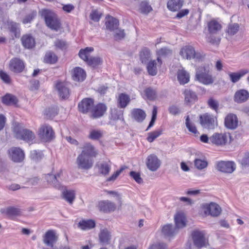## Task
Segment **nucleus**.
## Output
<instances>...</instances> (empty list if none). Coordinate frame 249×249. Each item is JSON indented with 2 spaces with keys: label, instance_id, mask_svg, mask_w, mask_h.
Here are the masks:
<instances>
[{
  "label": "nucleus",
  "instance_id": "1",
  "mask_svg": "<svg viewBox=\"0 0 249 249\" xmlns=\"http://www.w3.org/2000/svg\"><path fill=\"white\" fill-rule=\"evenodd\" d=\"M176 228L172 225H164L161 230L162 233L168 237L173 236L177 232V229L184 228L186 225V218L183 213H178L175 216Z\"/></svg>",
  "mask_w": 249,
  "mask_h": 249
},
{
  "label": "nucleus",
  "instance_id": "2",
  "mask_svg": "<svg viewBox=\"0 0 249 249\" xmlns=\"http://www.w3.org/2000/svg\"><path fill=\"white\" fill-rule=\"evenodd\" d=\"M195 79L204 85H212L214 83V77L211 72L209 64H205L196 69Z\"/></svg>",
  "mask_w": 249,
  "mask_h": 249
},
{
  "label": "nucleus",
  "instance_id": "3",
  "mask_svg": "<svg viewBox=\"0 0 249 249\" xmlns=\"http://www.w3.org/2000/svg\"><path fill=\"white\" fill-rule=\"evenodd\" d=\"M43 15L47 26L52 30L58 31L62 28L60 19L54 12L44 10Z\"/></svg>",
  "mask_w": 249,
  "mask_h": 249
},
{
  "label": "nucleus",
  "instance_id": "4",
  "mask_svg": "<svg viewBox=\"0 0 249 249\" xmlns=\"http://www.w3.org/2000/svg\"><path fill=\"white\" fill-rule=\"evenodd\" d=\"M207 28L210 34L208 41L212 44H218L221 39L215 35L221 30V24L215 19H212L207 23Z\"/></svg>",
  "mask_w": 249,
  "mask_h": 249
},
{
  "label": "nucleus",
  "instance_id": "5",
  "mask_svg": "<svg viewBox=\"0 0 249 249\" xmlns=\"http://www.w3.org/2000/svg\"><path fill=\"white\" fill-rule=\"evenodd\" d=\"M36 135L31 130L20 124H17V139L31 143L35 140Z\"/></svg>",
  "mask_w": 249,
  "mask_h": 249
},
{
  "label": "nucleus",
  "instance_id": "6",
  "mask_svg": "<svg viewBox=\"0 0 249 249\" xmlns=\"http://www.w3.org/2000/svg\"><path fill=\"white\" fill-rule=\"evenodd\" d=\"M37 135L41 141L48 142L55 138V133L52 127L48 124H43L38 128Z\"/></svg>",
  "mask_w": 249,
  "mask_h": 249
},
{
  "label": "nucleus",
  "instance_id": "7",
  "mask_svg": "<svg viewBox=\"0 0 249 249\" xmlns=\"http://www.w3.org/2000/svg\"><path fill=\"white\" fill-rule=\"evenodd\" d=\"M43 242L48 248L43 249H56L55 244L58 239V235L54 230H49L43 235Z\"/></svg>",
  "mask_w": 249,
  "mask_h": 249
},
{
  "label": "nucleus",
  "instance_id": "8",
  "mask_svg": "<svg viewBox=\"0 0 249 249\" xmlns=\"http://www.w3.org/2000/svg\"><path fill=\"white\" fill-rule=\"evenodd\" d=\"M191 235L195 246L198 249L209 245L208 239L205 237L203 231L196 230L192 231Z\"/></svg>",
  "mask_w": 249,
  "mask_h": 249
},
{
  "label": "nucleus",
  "instance_id": "9",
  "mask_svg": "<svg viewBox=\"0 0 249 249\" xmlns=\"http://www.w3.org/2000/svg\"><path fill=\"white\" fill-rule=\"evenodd\" d=\"M201 208L205 216L211 215L213 217H217L221 213V207L214 202L203 204L202 205Z\"/></svg>",
  "mask_w": 249,
  "mask_h": 249
},
{
  "label": "nucleus",
  "instance_id": "10",
  "mask_svg": "<svg viewBox=\"0 0 249 249\" xmlns=\"http://www.w3.org/2000/svg\"><path fill=\"white\" fill-rule=\"evenodd\" d=\"M199 122L201 125L208 129H213L217 125V119L213 115L208 113L199 116Z\"/></svg>",
  "mask_w": 249,
  "mask_h": 249
},
{
  "label": "nucleus",
  "instance_id": "11",
  "mask_svg": "<svg viewBox=\"0 0 249 249\" xmlns=\"http://www.w3.org/2000/svg\"><path fill=\"white\" fill-rule=\"evenodd\" d=\"M107 109V105L103 103H98L93 105L90 117L93 119L100 118L106 113Z\"/></svg>",
  "mask_w": 249,
  "mask_h": 249
},
{
  "label": "nucleus",
  "instance_id": "12",
  "mask_svg": "<svg viewBox=\"0 0 249 249\" xmlns=\"http://www.w3.org/2000/svg\"><path fill=\"white\" fill-rule=\"evenodd\" d=\"M230 134L227 133H215L210 138V142L217 146L226 145L230 138Z\"/></svg>",
  "mask_w": 249,
  "mask_h": 249
},
{
  "label": "nucleus",
  "instance_id": "13",
  "mask_svg": "<svg viewBox=\"0 0 249 249\" xmlns=\"http://www.w3.org/2000/svg\"><path fill=\"white\" fill-rule=\"evenodd\" d=\"M76 162L79 168L89 170L91 168L93 164V161L92 158L79 154L76 160Z\"/></svg>",
  "mask_w": 249,
  "mask_h": 249
},
{
  "label": "nucleus",
  "instance_id": "14",
  "mask_svg": "<svg viewBox=\"0 0 249 249\" xmlns=\"http://www.w3.org/2000/svg\"><path fill=\"white\" fill-rule=\"evenodd\" d=\"M94 103V101L90 98H85L83 99L78 105V109L79 112L87 114L91 110Z\"/></svg>",
  "mask_w": 249,
  "mask_h": 249
},
{
  "label": "nucleus",
  "instance_id": "15",
  "mask_svg": "<svg viewBox=\"0 0 249 249\" xmlns=\"http://www.w3.org/2000/svg\"><path fill=\"white\" fill-rule=\"evenodd\" d=\"M80 154L91 158H96L98 155V151L95 147L89 142L84 143L81 147Z\"/></svg>",
  "mask_w": 249,
  "mask_h": 249
},
{
  "label": "nucleus",
  "instance_id": "16",
  "mask_svg": "<svg viewBox=\"0 0 249 249\" xmlns=\"http://www.w3.org/2000/svg\"><path fill=\"white\" fill-rule=\"evenodd\" d=\"M216 168L221 172L231 173L235 169V165L232 161H218L216 164Z\"/></svg>",
  "mask_w": 249,
  "mask_h": 249
},
{
  "label": "nucleus",
  "instance_id": "17",
  "mask_svg": "<svg viewBox=\"0 0 249 249\" xmlns=\"http://www.w3.org/2000/svg\"><path fill=\"white\" fill-rule=\"evenodd\" d=\"M180 54L184 58L187 59L201 57L200 54L196 53L194 48L191 46H186L181 48Z\"/></svg>",
  "mask_w": 249,
  "mask_h": 249
},
{
  "label": "nucleus",
  "instance_id": "18",
  "mask_svg": "<svg viewBox=\"0 0 249 249\" xmlns=\"http://www.w3.org/2000/svg\"><path fill=\"white\" fill-rule=\"evenodd\" d=\"M55 87L58 92L59 97L63 99H67L70 95V89L68 87L67 84L60 81L56 82Z\"/></svg>",
  "mask_w": 249,
  "mask_h": 249
},
{
  "label": "nucleus",
  "instance_id": "19",
  "mask_svg": "<svg viewBox=\"0 0 249 249\" xmlns=\"http://www.w3.org/2000/svg\"><path fill=\"white\" fill-rule=\"evenodd\" d=\"M147 168L152 171H156L160 166V161L155 154H150L146 159Z\"/></svg>",
  "mask_w": 249,
  "mask_h": 249
},
{
  "label": "nucleus",
  "instance_id": "20",
  "mask_svg": "<svg viewBox=\"0 0 249 249\" xmlns=\"http://www.w3.org/2000/svg\"><path fill=\"white\" fill-rule=\"evenodd\" d=\"M183 94L184 96V103L186 105L191 106L198 100L196 93L190 89H185L183 92Z\"/></svg>",
  "mask_w": 249,
  "mask_h": 249
},
{
  "label": "nucleus",
  "instance_id": "21",
  "mask_svg": "<svg viewBox=\"0 0 249 249\" xmlns=\"http://www.w3.org/2000/svg\"><path fill=\"white\" fill-rule=\"evenodd\" d=\"M98 207L100 211L105 213L114 212L116 208L115 204L108 200L100 201L98 203Z\"/></svg>",
  "mask_w": 249,
  "mask_h": 249
},
{
  "label": "nucleus",
  "instance_id": "22",
  "mask_svg": "<svg viewBox=\"0 0 249 249\" xmlns=\"http://www.w3.org/2000/svg\"><path fill=\"white\" fill-rule=\"evenodd\" d=\"M238 124V119L235 114L229 113L226 116L224 120V124L227 128L234 129L237 127Z\"/></svg>",
  "mask_w": 249,
  "mask_h": 249
},
{
  "label": "nucleus",
  "instance_id": "23",
  "mask_svg": "<svg viewBox=\"0 0 249 249\" xmlns=\"http://www.w3.org/2000/svg\"><path fill=\"white\" fill-rule=\"evenodd\" d=\"M249 98V92L244 89L237 90L233 97L234 102L237 103L245 102Z\"/></svg>",
  "mask_w": 249,
  "mask_h": 249
},
{
  "label": "nucleus",
  "instance_id": "24",
  "mask_svg": "<svg viewBox=\"0 0 249 249\" xmlns=\"http://www.w3.org/2000/svg\"><path fill=\"white\" fill-rule=\"evenodd\" d=\"M21 41L23 46L26 49H31L36 46L35 39L31 34L23 35Z\"/></svg>",
  "mask_w": 249,
  "mask_h": 249
},
{
  "label": "nucleus",
  "instance_id": "25",
  "mask_svg": "<svg viewBox=\"0 0 249 249\" xmlns=\"http://www.w3.org/2000/svg\"><path fill=\"white\" fill-rule=\"evenodd\" d=\"M132 118L139 123L143 122L146 116L145 112L141 108H134L131 110Z\"/></svg>",
  "mask_w": 249,
  "mask_h": 249
},
{
  "label": "nucleus",
  "instance_id": "26",
  "mask_svg": "<svg viewBox=\"0 0 249 249\" xmlns=\"http://www.w3.org/2000/svg\"><path fill=\"white\" fill-rule=\"evenodd\" d=\"M106 18L105 25L107 30L110 31H113L118 29L119 22L117 19L109 15H107Z\"/></svg>",
  "mask_w": 249,
  "mask_h": 249
},
{
  "label": "nucleus",
  "instance_id": "27",
  "mask_svg": "<svg viewBox=\"0 0 249 249\" xmlns=\"http://www.w3.org/2000/svg\"><path fill=\"white\" fill-rule=\"evenodd\" d=\"M72 77L74 81H83L86 77V73L83 69L75 67L72 70Z\"/></svg>",
  "mask_w": 249,
  "mask_h": 249
},
{
  "label": "nucleus",
  "instance_id": "28",
  "mask_svg": "<svg viewBox=\"0 0 249 249\" xmlns=\"http://www.w3.org/2000/svg\"><path fill=\"white\" fill-rule=\"evenodd\" d=\"M183 4V0H169L167 3V7L172 12H176L180 9Z\"/></svg>",
  "mask_w": 249,
  "mask_h": 249
},
{
  "label": "nucleus",
  "instance_id": "29",
  "mask_svg": "<svg viewBox=\"0 0 249 249\" xmlns=\"http://www.w3.org/2000/svg\"><path fill=\"white\" fill-rule=\"evenodd\" d=\"M111 235L110 232L107 229H104L100 231L99 238L100 243L103 245H107L110 243Z\"/></svg>",
  "mask_w": 249,
  "mask_h": 249
},
{
  "label": "nucleus",
  "instance_id": "30",
  "mask_svg": "<svg viewBox=\"0 0 249 249\" xmlns=\"http://www.w3.org/2000/svg\"><path fill=\"white\" fill-rule=\"evenodd\" d=\"M130 101L128 95L124 93L119 94L117 98L118 107L121 108H124L127 107Z\"/></svg>",
  "mask_w": 249,
  "mask_h": 249
},
{
  "label": "nucleus",
  "instance_id": "31",
  "mask_svg": "<svg viewBox=\"0 0 249 249\" xmlns=\"http://www.w3.org/2000/svg\"><path fill=\"white\" fill-rule=\"evenodd\" d=\"M95 227V222L92 219H82L78 224V227L84 231L93 229Z\"/></svg>",
  "mask_w": 249,
  "mask_h": 249
},
{
  "label": "nucleus",
  "instance_id": "32",
  "mask_svg": "<svg viewBox=\"0 0 249 249\" xmlns=\"http://www.w3.org/2000/svg\"><path fill=\"white\" fill-rule=\"evenodd\" d=\"M62 197L69 204H72L75 199V192L74 190L66 189L62 192Z\"/></svg>",
  "mask_w": 249,
  "mask_h": 249
},
{
  "label": "nucleus",
  "instance_id": "33",
  "mask_svg": "<svg viewBox=\"0 0 249 249\" xmlns=\"http://www.w3.org/2000/svg\"><path fill=\"white\" fill-rule=\"evenodd\" d=\"M99 172L105 176L109 174L111 170V163L108 162L104 161L98 165Z\"/></svg>",
  "mask_w": 249,
  "mask_h": 249
},
{
  "label": "nucleus",
  "instance_id": "34",
  "mask_svg": "<svg viewBox=\"0 0 249 249\" xmlns=\"http://www.w3.org/2000/svg\"><path fill=\"white\" fill-rule=\"evenodd\" d=\"M172 53V51L166 47L162 48L157 51V55H158L157 61L158 64L161 66L162 62L160 57H164L168 56Z\"/></svg>",
  "mask_w": 249,
  "mask_h": 249
},
{
  "label": "nucleus",
  "instance_id": "35",
  "mask_svg": "<svg viewBox=\"0 0 249 249\" xmlns=\"http://www.w3.org/2000/svg\"><path fill=\"white\" fill-rule=\"evenodd\" d=\"M94 51L92 47H86L84 49H81L79 52V57L86 63L90 57V53Z\"/></svg>",
  "mask_w": 249,
  "mask_h": 249
},
{
  "label": "nucleus",
  "instance_id": "36",
  "mask_svg": "<svg viewBox=\"0 0 249 249\" xmlns=\"http://www.w3.org/2000/svg\"><path fill=\"white\" fill-rule=\"evenodd\" d=\"M185 124L190 132L193 134L195 137L198 136L199 133L197 130L195 124L191 122L189 115L186 117Z\"/></svg>",
  "mask_w": 249,
  "mask_h": 249
},
{
  "label": "nucleus",
  "instance_id": "37",
  "mask_svg": "<svg viewBox=\"0 0 249 249\" xmlns=\"http://www.w3.org/2000/svg\"><path fill=\"white\" fill-rule=\"evenodd\" d=\"M249 72L247 69L242 70L238 72H230L229 75L230 77L231 80L233 83L237 82L241 77L243 76Z\"/></svg>",
  "mask_w": 249,
  "mask_h": 249
},
{
  "label": "nucleus",
  "instance_id": "38",
  "mask_svg": "<svg viewBox=\"0 0 249 249\" xmlns=\"http://www.w3.org/2000/svg\"><path fill=\"white\" fill-rule=\"evenodd\" d=\"M178 79L180 84H186L190 80L189 74L183 70H179L178 72Z\"/></svg>",
  "mask_w": 249,
  "mask_h": 249
},
{
  "label": "nucleus",
  "instance_id": "39",
  "mask_svg": "<svg viewBox=\"0 0 249 249\" xmlns=\"http://www.w3.org/2000/svg\"><path fill=\"white\" fill-rule=\"evenodd\" d=\"M57 60V56L52 52H47L43 59L44 63L50 64H55Z\"/></svg>",
  "mask_w": 249,
  "mask_h": 249
},
{
  "label": "nucleus",
  "instance_id": "40",
  "mask_svg": "<svg viewBox=\"0 0 249 249\" xmlns=\"http://www.w3.org/2000/svg\"><path fill=\"white\" fill-rule=\"evenodd\" d=\"M160 66L158 62H156V60H151L150 61L147 65V70L148 73L152 76H154L157 73V66Z\"/></svg>",
  "mask_w": 249,
  "mask_h": 249
},
{
  "label": "nucleus",
  "instance_id": "41",
  "mask_svg": "<svg viewBox=\"0 0 249 249\" xmlns=\"http://www.w3.org/2000/svg\"><path fill=\"white\" fill-rule=\"evenodd\" d=\"M103 136V132L99 129H92L90 131L88 138L90 140L96 141L99 140Z\"/></svg>",
  "mask_w": 249,
  "mask_h": 249
},
{
  "label": "nucleus",
  "instance_id": "42",
  "mask_svg": "<svg viewBox=\"0 0 249 249\" xmlns=\"http://www.w3.org/2000/svg\"><path fill=\"white\" fill-rule=\"evenodd\" d=\"M139 10L141 13L147 15L152 11L153 9L149 2L146 1H142L140 3Z\"/></svg>",
  "mask_w": 249,
  "mask_h": 249
},
{
  "label": "nucleus",
  "instance_id": "43",
  "mask_svg": "<svg viewBox=\"0 0 249 249\" xmlns=\"http://www.w3.org/2000/svg\"><path fill=\"white\" fill-rule=\"evenodd\" d=\"M139 56L142 63H146L150 57V50L146 47L143 48L140 52Z\"/></svg>",
  "mask_w": 249,
  "mask_h": 249
},
{
  "label": "nucleus",
  "instance_id": "44",
  "mask_svg": "<svg viewBox=\"0 0 249 249\" xmlns=\"http://www.w3.org/2000/svg\"><path fill=\"white\" fill-rule=\"evenodd\" d=\"M143 92L144 98L149 100L153 101L157 98L156 90L150 87L146 88Z\"/></svg>",
  "mask_w": 249,
  "mask_h": 249
},
{
  "label": "nucleus",
  "instance_id": "45",
  "mask_svg": "<svg viewBox=\"0 0 249 249\" xmlns=\"http://www.w3.org/2000/svg\"><path fill=\"white\" fill-rule=\"evenodd\" d=\"M195 168L199 170H202L206 168L208 165V162L206 159H196L194 161Z\"/></svg>",
  "mask_w": 249,
  "mask_h": 249
},
{
  "label": "nucleus",
  "instance_id": "46",
  "mask_svg": "<svg viewBox=\"0 0 249 249\" xmlns=\"http://www.w3.org/2000/svg\"><path fill=\"white\" fill-rule=\"evenodd\" d=\"M123 111L119 110L117 108L111 109L110 111V119L113 121L123 120Z\"/></svg>",
  "mask_w": 249,
  "mask_h": 249
},
{
  "label": "nucleus",
  "instance_id": "47",
  "mask_svg": "<svg viewBox=\"0 0 249 249\" xmlns=\"http://www.w3.org/2000/svg\"><path fill=\"white\" fill-rule=\"evenodd\" d=\"M103 62L102 59L99 57H90L86 63L89 66L95 68Z\"/></svg>",
  "mask_w": 249,
  "mask_h": 249
},
{
  "label": "nucleus",
  "instance_id": "48",
  "mask_svg": "<svg viewBox=\"0 0 249 249\" xmlns=\"http://www.w3.org/2000/svg\"><path fill=\"white\" fill-rule=\"evenodd\" d=\"M58 109L57 107L53 106L46 108L44 114L47 117L50 118L56 116L58 114Z\"/></svg>",
  "mask_w": 249,
  "mask_h": 249
},
{
  "label": "nucleus",
  "instance_id": "49",
  "mask_svg": "<svg viewBox=\"0 0 249 249\" xmlns=\"http://www.w3.org/2000/svg\"><path fill=\"white\" fill-rule=\"evenodd\" d=\"M2 102L6 105H11L15 104V96L9 93H7L2 98Z\"/></svg>",
  "mask_w": 249,
  "mask_h": 249
},
{
  "label": "nucleus",
  "instance_id": "50",
  "mask_svg": "<svg viewBox=\"0 0 249 249\" xmlns=\"http://www.w3.org/2000/svg\"><path fill=\"white\" fill-rule=\"evenodd\" d=\"M207 104L210 108L217 112L219 106L218 101L211 97L208 100Z\"/></svg>",
  "mask_w": 249,
  "mask_h": 249
},
{
  "label": "nucleus",
  "instance_id": "51",
  "mask_svg": "<svg viewBox=\"0 0 249 249\" xmlns=\"http://www.w3.org/2000/svg\"><path fill=\"white\" fill-rule=\"evenodd\" d=\"M162 130H159L151 132L148 134L147 140L150 142H153L157 138L162 134Z\"/></svg>",
  "mask_w": 249,
  "mask_h": 249
},
{
  "label": "nucleus",
  "instance_id": "52",
  "mask_svg": "<svg viewBox=\"0 0 249 249\" xmlns=\"http://www.w3.org/2000/svg\"><path fill=\"white\" fill-rule=\"evenodd\" d=\"M61 174V171L56 175L48 174L46 176V179L49 183L55 185L57 182V178L60 177Z\"/></svg>",
  "mask_w": 249,
  "mask_h": 249
},
{
  "label": "nucleus",
  "instance_id": "53",
  "mask_svg": "<svg viewBox=\"0 0 249 249\" xmlns=\"http://www.w3.org/2000/svg\"><path fill=\"white\" fill-rule=\"evenodd\" d=\"M0 212L7 216L13 217L16 214V209L13 207H9L6 208L1 209Z\"/></svg>",
  "mask_w": 249,
  "mask_h": 249
},
{
  "label": "nucleus",
  "instance_id": "54",
  "mask_svg": "<svg viewBox=\"0 0 249 249\" xmlns=\"http://www.w3.org/2000/svg\"><path fill=\"white\" fill-rule=\"evenodd\" d=\"M239 26L237 23L230 24L227 30V33L231 36L234 35L239 30Z\"/></svg>",
  "mask_w": 249,
  "mask_h": 249
},
{
  "label": "nucleus",
  "instance_id": "55",
  "mask_svg": "<svg viewBox=\"0 0 249 249\" xmlns=\"http://www.w3.org/2000/svg\"><path fill=\"white\" fill-rule=\"evenodd\" d=\"M148 249H168V247L165 243L157 242L150 245Z\"/></svg>",
  "mask_w": 249,
  "mask_h": 249
},
{
  "label": "nucleus",
  "instance_id": "56",
  "mask_svg": "<svg viewBox=\"0 0 249 249\" xmlns=\"http://www.w3.org/2000/svg\"><path fill=\"white\" fill-rule=\"evenodd\" d=\"M157 112H158L157 107L154 106L153 107V108L152 110V115L151 120L149 123V124L147 128L146 129V131H147L148 130H149L151 127H152L154 125L155 121L157 119Z\"/></svg>",
  "mask_w": 249,
  "mask_h": 249
},
{
  "label": "nucleus",
  "instance_id": "57",
  "mask_svg": "<svg viewBox=\"0 0 249 249\" xmlns=\"http://www.w3.org/2000/svg\"><path fill=\"white\" fill-rule=\"evenodd\" d=\"M125 166L121 167L119 170L114 172L110 177L107 178V181H114L120 175V174L125 169Z\"/></svg>",
  "mask_w": 249,
  "mask_h": 249
},
{
  "label": "nucleus",
  "instance_id": "58",
  "mask_svg": "<svg viewBox=\"0 0 249 249\" xmlns=\"http://www.w3.org/2000/svg\"><path fill=\"white\" fill-rule=\"evenodd\" d=\"M24 159V152L21 148L17 147V162H22Z\"/></svg>",
  "mask_w": 249,
  "mask_h": 249
},
{
  "label": "nucleus",
  "instance_id": "59",
  "mask_svg": "<svg viewBox=\"0 0 249 249\" xmlns=\"http://www.w3.org/2000/svg\"><path fill=\"white\" fill-rule=\"evenodd\" d=\"M129 175L130 177L132 178L138 183L140 184L142 182V179L141 177V175L139 173L135 171H131Z\"/></svg>",
  "mask_w": 249,
  "mask_h": 249
},
{
  "label": "nucleus",
  "instance_id": "60",
  "mask_svg": "<svg viewBox=\"0 0 249 249\" xmlns=\"http://www.w3.org/2000/svg\"><path fill=\"white\" fill-rule=\"evenodd\" d=\"M124 30H118L114 34V38L115 40L118 41L123 39L125 36Z\"/></svg>",
  "mask_w": 249,
  "mask_h": 249
},
{
  "label": "nucleus",
  "instance_id": "61",
  "mask_svg": "<svg viewBox=\"0 0 249 249\" xmlns=\"http://www.w3.org/2000/svg\"><path fill=\"white\" fill-rule=\"evenodd\" d=\"M102 14L99 13L97 10H93L90 14V18L95 22H98L101 17Z\"/></svg>",
  "mask_w": 249,
  "mask_h": 249
},
{
  "label": "nucleus",
  "instance_id": "62",
  "mask_svg": "<svg viewBox=\"0 0 249 249\" xmlns=\"http://www.w3.org/2000/svg\"><path fill=\"white\" fill-rule=\"evenodd\" d=\"M0 77L4 83L6 84L10 83L11 80L9 76L2 70H0Z\"/></svg>",
  "mask_w": 249,
  "mask_h": 249
},
{
  "label": "nucleus",
  "instance_id": "63",
  "mask_svg": "<svg viewBox=\"0 0 249 249\" xmlns=\"http://www.w3.org/2000/svg\"><path fill=\"white\" fill-rule=\"evenodd\" d=\"M74 8V6L72 4H62V10L67 13H71Z\"/></svg>",
  "mask_w": 249,
  "mask_h": 249
},
{
  "label": "nucleus",
  "instance_id": "64",
  "mask_svg": "<svg viewBox=\"0 0 249 249\" xmlns=\"http://www.w3.org/2000/svg\"><path fill=\"white\" fill-rule=\"evenodd\" d=\"M168 110L169 113L173 115H177L180 113L179 108L175 105L171 106L169 107Z\"/></svg>",
  "mask_w": 249,
  "mask_h": 249
}]
</instances>
